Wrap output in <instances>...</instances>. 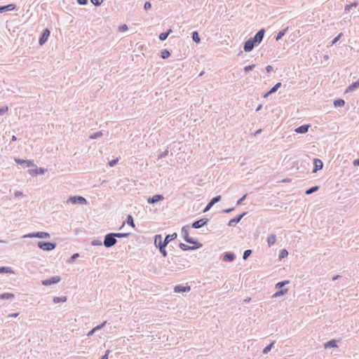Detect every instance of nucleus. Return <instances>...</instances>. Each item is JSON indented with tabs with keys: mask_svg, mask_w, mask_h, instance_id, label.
<instances>
[{
	"mask_svg": "<svg viewBox=\"0 0 359 359\" xmlns=\"http://www.w3.org/2000/svg\"><path fill=\"white\" fill-rule=\"evenodd\" d=\"M177 235L176 233H174L172 234H169V235L166 236L164 241H163L161 235H160V234L156 235L155 238H154V245H165L166 247V245L168 244V243L170 241L174 240L175 238H177Z\"/></svg>",
	"mask_w": 359,
	"mask_h": 359,
	"instance_id": "f257e3e1",
	"label": "nucleus"
},
{
	"mask_svg": "<svg viewBox=\"0 0 359 359\" xmlns=\"http://www.w3.org/2000/svg\"><path fill=\"white\" fill-rule=\"evenodd\" d=\"M67 203H70L72 205H86L88 202L86 199L81 196H69L67 200Z\"/></svg>",
	"mask_w": 359,
	"mask_h": 359,
	"instance_id": "f03ea898",
	"label": "nucleus"
},
{
	"mask_svg": "<svg viewBox=\"0 0 359 359\" xmlns=\"http://www.w3.org/2000/svg\"><path fill=\"white\" fill-rule=\"evenodd\" d=\"M22 238H38L48 239L50 238V235L48 232L39 231V232H34V233L25 234L22 236Z\"/></svg>",
	"mask_w": 359,
	"mask_h": 359,
	"instance_id": "7ed1b4c3",
	"label": "nucleus"
},
{
	"mask_svg": "<svg viewBox=\"0 0 359 359\" xmlns=\"http://www.w3.org/2000/svg\"><path fill=\"white\" fill-rule=\"evenodd\" d=\"M117 243L114 233H109L104 237L103 244L106 248H111Z\"/></svg>",
	"mask_w": 359,
	"mask_h": 359,
	"instance_id": "20e7f679",
	"label": "nucleus"
},
{
	"mask_svg": "<svg viewBox=\"0 0 359 359\" xmlns=\"http://www.w3.org/2000/svg\"><path fill=\"white\" fill-rule=\"evenodd\" d=\"M38 247L44 251H51L55 249L56 243L50 242L39 241L37 243Z\"/></svg>",
	"mask_w": 359,
	"mask_h": 359,
	"instance_id": "39448f33",
	"label": "nucleus"
},
{
	"mask_svg": "<svg viewBox=\"0 0 359 359\" xmlns=\"http://www.w3.org/2000/svg\"><path fill=\"white\" fill-rule=\"evenodd\" d=\"M61 280V278L60 276H53L50 278V279L43 280L41 281V284L43 285L47 286L53 284H56L59 283Z\"/></svg>",
	"mask_w": 359,
	"mask_h": 359,
	"instance_id": "423d86ee",
	"label": "nucleus"
},
{
	"mask_svg": "<svg viewBox=\"0 0 359 359\" xmlns=\"http://www.w3.org/2000/svg\"><path fill=\"white\" fill-rule=\"evenodd\" d=\"M189 229V226H184L182 227V232L184 233V240L186 242L189 243H191V244H196V242L191 238L189 237V232H188V230Z\"/></svg>",
	"mask_w": 359,
	"mask_h": 359,
	"instance_id": "0eeeda50",
	"label": "nucleus"
},
{
	"mask_svg": "<svg viewBox=\"0 0 359 359\" xmlns=\"http://www.w3.org/2000/svg\"><path fill=\"white\" fill-rule=\"evenodd\" d=\"M264 29H262L255 34L253 38H251L256 43V45H258L262 42L264 38Z\"/></svg>",
	"mask_w": 359,
	"mask_h": 359,
	"instance_id": "6e6552de",
	"label": "nucleus"
},
{
	"mask_svg": "<svg viewBox=\"0 0 359 359\" xmlns=\"http://www.w3.org/2000/svg\"><path fill=\"white\" fill-rule=\"evenodd\" d=\"M14 161L19 164L24 165L26 167H34L36 165L34 164L32 160H22L19 158H15Z\"/></svg>",
	"mask_w": 359,
	"mask_h": 359,
	"instance_id": "1a4fd4ad",
	"label": "nucleus"
},
{
	"mask_svg": "<svg viewBox=\"0 0 359 359\" xmlns=\"http://www.w3.org/2000/svg\"><path fill=\"white\" fill-rule=\"evenodd\" d=\"M255 46H257L256 43L254 42V41L250 38L244 44V50L245 52H250L251 51Z\"/></svg>",
	"mask_w": 359,
	"mask_h": 359,
	"instance_id": "9d476101",
	"label": "nucleus"
},
{
	"mask_svg": "<svg viewBox=\"0 0 359 359\" xmlns=\"http://www.w3.org/2000/svg\"><path fill=\"white\" fill-rule=\"evenodd\" d=\"M49 36H50L49 29H44L41 36L39 39V44L41 46L43 45L47 41Z\"/></svg>",
	"mask_w": 359,
	"mask_h": 359,
	"instance_id": "9b49d317",
	"label": "nucleus"
},
{
	"mask_svg": "<svg viewBox=\"0 0 359 359\" xmlns=\"http://www.w3.org/2000/svg\"><path fill=\"white\" fill-rule=\"evenodd\" d=\"M314 169L313 170V172L316 173L318 170H320L323 167V161L319 158H315L313 160Z\"/></svg>",
	"mask_w": 359,
	"mask_h": 359,
	"instance_id": "f8f14e48",
	"label": "nucleus"
},
{
	"mask_svg": "<svg viewBox=\"0 0 359 359\" xmlns=\"http://www.w3.org/2000/svg\"><path fill=\"white\" fill-rule=\"evenodd\" d=\"M247 214L246 212H244L243 213H242L241 215H238V217H235V218H233L229 220V224L228 225L229 226H235L237 223H238L241 219Z\"/></svg>",
	"mask_w": 359,
	"mask_h": 359,
	"instance_id": "ddd939ff",
	"label": "nucleus"
},
{
	"mask_svg": "<svg viewBox=\"0 0 359 359\" xmlns=\"http://www.w3.org/2000/svg\"><path fill=\"white\" fill-rule=\"evenodd\" d=\"M164 200V197L163 195L161 194H156L153 196L152 197H150L147 199V202L149 203H156L158 201Z\"/></svg>",
	"mask_w": 359,
	"mask_h": 359,
	"instance_id": "4468645a",
	"label": "nucleus"
},
{
	"mask_svg": "<svg viewBox=\"0 0 359 359\" xmlns=\"http://www.w3.org/2000/svg\"><path fill=\"white\" fill-rule=\"evenodd\" d=\"M208 219H199L198 221H196L194 222L193 224H192V227L194 228V229H199L202 226H203L205 224H206V223L208 222Z\"/></svg>",
	"mask_w": 359,
	"mask_h": 359,
	"instance_id": "2eb2a0df",
	"label": "nucleus"
},
{
	"mask_svg": "<svg viewBox=\"0 0 359 359\" xmlns=\"http://www.w3.org/2000/svg\"><path fill=\"white\" fill-rule=\"evenodd\" d=\"M47 171V170L46 168H36V169H32V170H28V172L30 175H43L44 173H46Z\"/></svg>",
	"mask_w": 359,
	"mask_h": 359,
	"instance_id": "dca6fc26",
	"label": "nucleus"
},
{
	"mask_svg": "<svg viewBox=\"0 0 359 359\" xmlns=\"http://www.w3.org/2000/svg\"><path fill=\"white\" fill-rule=\"evenodd\" d=\"M191 288L189 286H183L181 285H176L174 287V291L178 293L189 292Z\"/></svg>",
	"mask_w": 359,
	"mask_h": 359,
	"instance_id": "f3484780",
	"label": "nucleus"
},
{
	"mask_svg": "<svg viewBox=\"0 0 359 359\" xmlns=\"http://www.w3.org/2000/svg\"><path fill=\"white\" fill-rule=\"evenodd\" d=\"M310 125H302L294 129V132L299 134H305L308 132Z\"/></svg>",
	"mask_w": 359,
	"mask_h": 359,
	"instance_id": "a211bd4d",
	"label": "nucleus"
},
{
	"mask_svg": "<svg viewBox=\"0 0 359 359\" xmlns=\"http://www.w3.org/2000/svg\"><path fill=\"white\" fill-rule=\"evenodd\" d=\"M221 200V196H217L216 197H214L210 201V203L207 205V206L205 207V208L204 209V212H207L211 208L212 206L215 204L216 203L219 202V201Z\"/></svg>",
	"mask_w": 359,
	"mask_h": 359,
	"instance_id": "6ab92c4d",
	"label": "nucleus"
},
{
	"mask_svg": "<svg viewBox=\"0 0 359 359\" xmlns=\"http://www.w3.org/2000/svg\"><path fill=\"white\" fill-rule=\"evenodd\" d=\"M359 88V80L356 81L351 85H350L346 89V93H349Z\"/></svg>",
	"mask_w": 359,
	"mask_h": 359,
	"instance_id": "aec40b11",
	"label": "nucleus"
},
{
	"mask_svg": "<svg viewBox=\"0 0 359 359\" xmlns=\"http://www.w3.org/2000/svg\"><path fill=\"white\" fill-rule=\"evenodd\" d=\"M358 5L357 1H354L350 4H346L344 6V13H348L353 8H356Z\"/></svg>",
	"mask_w": 359,
	"mask_h": 359,
	"instance_id": "412c9836",
	"label": "nucleus"
},
{
	"mask_svg": "<svg viewBox=\"0 0 359 359\" xmlns=\"http://www.w3.org/2000/svg\"><path fill=\"white\" fill-rule=\"evenodd\" d=\"M201 246V245H199L198 246H189L187 244H184V243H180V248L182 250H196V249H198Z\"/></svg>",
	"mask_w": 359,
	"mask_h": 359,
	"instance_id": "4be33fe9",
	"label": "nucleus"
},
{
	"mask_svg": "<svg viewBox=\"0 0 359 359\" xmlns=\"http://www.w3.org/2000/svg\"><path fill=\"white\" fill-rule=\"evenodd\" d=\"M276 241V236L274 233L270 234L267 237V243L269 247H271Z\"/></svg>",
	"mask_w": 359,
	"mask_h": 359,
	"instance_id": "5701e85b",
	"label": "nucleus"
},
{
	"mask_svg": "<svg viewBox=\"0 0 359 359\" xmlns=\"http://www.w3.org/2000/svg\"><path fill=\"white\" fill-rule=\"evenodd\" d=\"M235 255L233 252H227L223 257V260L226 262H231L234 260Z\"/></svg>",
	"mask_w": 359,
	"mask_h": 359,
	"instance_id": "b1692460",
	"label": "nucleus"
},
{
	"mask_svg": "<svg viewBox=\"0 0 359 359\" xmlns=\"http://www.w3.org/2000/svg\"><path fill=\"white\" fill-rule=\"evenodd\" d=\"M337 341L334 339L330 340V341H327V342L324 344V348H337Z\"/></svg>",
	"mask_w": 359,
	"mask_h": 359,
	"instance_id": "393cba45",
	"label": "nucleus"
},
{
	"mask_svg": "<svg viewBox=\"0 0 359 359\" xmlns=\"http://www.w3.org/2000/svg\"><path fill=\"white\" fill-rule=\"evenodd\" d=\"M15 297V294L11 292H6L0 294L1 299H12Z\"/></svg>",
	"mask_w": 359,
	"mask_h": 359,
	"instance_id": "a878e982",
	"label": "nucleus"
},
{
	"mask_svg": "<svg viewBox=\"0 0 359 359\" xmlns=\"http://www.w3.org/2000/svg\"><path fill=\"white\" fill-rule=\"evenodd\" d=\"M287 291H288V290L287 288L281 289L280 290L277 291L276 292H275L273 294L272 297L273 298H277V297H279L280 296H283L285 294H286L287 292Z\"/></svg>",
	"mask_w": 359,
	"mask_h": 359,
	"instance_id": "bb28decb",
	"label": "nucleus"
},
{
	"mask_svg": "<svg viewBox=\"0 0 359 359\" xmlns=\"http://www.w3.org/2000/svg\"><path fill=\"white\" fill-rule=\"evenodd\" d=\"M14 273V271L9 266H1L0 267V273Z\"/></svg>",
	"mask_w": 359,
	"mask_h": 359,
	"instance_id": "cd10ccee",
	"label": "nucleus"
},
{
	"mask_svg": "<svg viewBox=\"0 0 359 359\" xmlns=\"http://www.w3.org/2000/svg\"><path fill=\"white\" fill-rule=\"evenodd\" d=\"M67 300V296H63V297H54L53 299V301L55 304H57L60 302H65Z\"/></svg>",
	"mask_w": 359,
	"mask_h": 359,
	"instance_id": "c85d7f7f",
	"label": "nucleus"
},
{
	"mask_svg": "<svg viewBox=\"0 0 359 359\" xmlns=\"http://www.w3.org/2000/svg\"><path fill=\"white\" fill-rule=\"evenodd\" d=\"M171 32H172V29H170L168 30L167 32L161 33L159 35L160 40H161V41L165 40Z\"/></svg>",
	"mask_w": 359,
	"mask_h": 359,
	"instance_id": "c756f323",
	"label": "nucleus"
},
{
	"mask_svg": "<svg viewBox=\"0 0 359 359\" xmlns=\"http://www.w3.org/2000/svg\"><path fill=\"white\" fill-rule=\"evenodd\" d=\"M156 245V247L159 248V250H160L161 253L162 254V255L164 257L167 256V252L165 250V245Z\"/></svg>",
	"mask_w": 359,
	"mask_h": 359,
	"instance_id": "7c9ffc66",
	"label": "nucleus"
},
{
	"mask_svg": "<svg viewBox=\"0 0 359 359\" xmlns=\"http://www.w3.org/2000/svg\"><path fill=\"white\" fill-rule=\"evenodd\" d=\"M344 104H345V102L342 99H338V100H336L334 101V105L336 107H343L344 105Z\"/></svg>",
	"mask_w": 359,
	"mask_h": 359,
	"instance_id": "2f4dec72",
	"label": "nucleus"
},
{
	"mask_svg": "<svg viewBox=\"0 0 359 359\" xmlns=\"http://www.w3.org/2000/svg\"><path fill=\"white\" fill-rule=\"evenodd\" d=\"M287 29V27H286L285 29L280 31L278 33V34L276 35V41L280 40L285 34V32H286Z\"/></svg>",
	"mask_w": 359,
	"mask_h": 359,
	"instance_id": "473e14b6",
	"label": "nucleus"
},
{
	"mask_svg": "<svg viewBox=\"0 0 359 359\" xmlns=\"http://www.w3.org/2000/svg\"><path fill=\"white\" fill-rule=\"evenodd\" d=\"M274 343L275 341H273L269 345L266 346L263 350V353L267 354L271 350Z\"/></svg>",
	"mask_w": 359,
	"mask_h": 359,
	"instance_id": "72a5a7b5",
	"label": "nucleus"
},
{
	"mask_svg": "<svg viewBox=\"0 0 359 359\" xmlns=\"http://www.w3.org/2000/svg\"><path fill=\"white\" fill-rule=\"evenodd\" d=\"M192 39L196 43H199L201 41L198 33L196 31L192 33Z\"/></svg>",
	"mask_w": 359,
	"mask_h": 359,
	"instance_id": "f704fd0d",
	"label": "nucleus"
},
{
	"mask_svg": "<svg viewBox=\"0 0 359 359\" xmlns=\"http://www.w3.org/2000/svg\"><path fill=\"white\" fill-rule=\"evenodd\" d=\"M280 86H281V83H280V82L277 83L273 88H271V90L269 91V93H276Z\"/></svg>",
	"mask_w": 359,
	"mask_h": 359,
	"instance_id": "c9c22d12",
	"label": "nucleus"
},
{
	"mask_svg": "<svg viewBox=\"0 0 359 359\" xmlns=\"http://www.w3.org/2000/svg\"><path fill=\"white\" fill-rule=\"evenodd\" d=\"M318 189H319V187L318 186L313 187L307 189L306 191L305 194L307 195L311 194L314 193L315 191H318Z\"/></svg>",
	"mask_w": 359,
	"mask_h": 359,
	"instance_id": "e433bc0d",
	"label": "nucleus"
},
{
	"mask_svg": "<svg viewBox=\"0 0 359 359\" xmlns=\"http://www.w3.org/2000/svg\"><path fill=\"white\" fill-rule=\"evenodd\" d=\"M288 255V252L286 249H283L278 255L280 259L286 257Z\"/></svg>",
	"mask_w": 359,
	"mask_h": 359,
	"instance_id": "4c0bfd02",
	"label": "nucleus"
},
{
	"mask_svg": "<svg viewBox=\"0 0 359 359\" xmlns=\"http://www.w3.org/2000/svg\"><path fill=\"white\" fill-rule=\"evenodd\" d=\"M170 55V52L166 49L162 50L161 53V57L163 59H166V58L169 57Z\"/></svg>",
	"mask_w": 359,
	"mask_h": 359,
	"instance_id": "58836bf2",
	"label": "nucleus"
},
{
	"mask_svg": "<svg viewBox=\"0 0 359 359\" xmlns=\"http://www.w3.org/2000/svg\"><path fill=\"white\" fill-rule=\"evenodd\" d=\"M115 238H124L128 237L130 235V233H114Z\"/></svg>",
	"mask_w": 359,
	"mask_h": 359,
	"instance_id": "ea45409f",
	"label": "nucleus"
},
{
	"mask_svg": "<svg viewBox=\"0 0 359 359\" xmlns=\"http://www.w3.org/2000/svg\"><path fill=\"white\" fill-rule=\"evenodd\" d=\"M127 223L128 225L131 226L132 227H135V223L133 221V218L130 215H129L127 217Z\"/></svg>",
	"mask_w": 359,
	"mask_h": 359,
	"instance_id": "a19ab883",
	"label": "nucleus"
},
{
	"mask_svg": "<svg viewBox=\"0 0 359 359\" xmlns=\"http://www.w3.org/2000/svg\"><path fill=\"white\" fill-rule=\"evenodd\" d=\"M102 135V133L101 131L95 133L90 135V138L92 140L97 139Z\"/></svg>",
	"mask_w": 359,
	"mask_h": 359,
	"instance_id": "79ce46f5",
	"label": "nucleus"
},
{
	"mask_svg": "<svg viewBox=\"0 0 359 359\" xmlns=\"http://www.w3.org/2000/svg\"><path fill=\"white\" fill-rule=\"evenodd\" d=\"M251 254H252L251 250H246L243 253V259L244 260H246Z\"/></svg>",
	"mask_w": 359,
	"mask_h": 359,
	"instance_id": "37998d69",
	"label": "nucleus"
},
{
	"mask_svg": "<svg viewBox=\"0 0 359 359\" xmlns=\"http://www.w3.org/2000/svg\"><path fill=\"white\" fill-rule=\"evenodd\" d=\"M168 153H169V151L168 149L161 152L158 156V160L166 157L168 155Z\"/></svg>",
	"mask_w": 359,
	"mask_h": 359,
	"instance_id": "c03bdc74",
	"label": "nucleus"
},
{
	"mask_svg": "<svg viewBox=\"0 0 359 359\" xmlns=\"http://www.w3.org/2000/svg\"><path fill=\"white\" fill-rule=\"evenodd\" d=\"M5 6V8H6V11H13V10H14L16 8L15 4H8L7 6Z\"/></svg>",
	"mask_w": 359,
	"mask_h": 359,
	"instance_id": "a18cd8bd",
	"label": "nucleus"
},
{
	"mask_svg": "<svg viewBox=\"0 0 359 359\" xmlns=\"http://www.w3.org/2000/svg\"><path fill=\"white\" fill-rule=\"evenodd\" d=\"M288 283H289V281H287V280L279 282L276 285V288H280V287H283L285 285H287Z\"/></svg>",
	"mask_w": 359,
	"mask_h": 359,
	"instance_id": "49530a36",
	"label": "nucleus"
},
{
	"mask_svg": "<svg viewBox=\"0 0 359 359\" xmlns=\"http://www.w3.org/2000/svg\"><path fill=\"white\" fill-rule=\"evenodd\" d=\"M91 245H94V246H97V245L100 246V245H102V241H101L100 240H99V239H95V240L92 241V242H91Z\"/></svg>",
	"mask_w": 359,
	"mask_h": 359,
	"instance_id": "de8ad7c7",
	"label": "nucleus"
},
{
	"mask_svg": "<svg viewBox=\"0 0 359 359\" xmlns=\"http://www.w3.org/2000/svg\"><path fill=\"white\" fill-rule=\"evenodd\" d=\"M107 323V321H104L102 324L95 326L93 329L96 332L97 330H101Z\"/></svg>",
	"mask_w": 359,
	"mask_h": 359,
	"instance_id": "09e8293b",
	"label": "nucleus"
},
{
	"mask_svg": "<svg viewBox=\"0 0 359 359\" xmlns=\"http://www.w3.org/2000/svg\"><path fill=\"white\" fill-rule=\"evenodd\" d=\"M8 110V106H4L0 108V115H4Z\"/></svg>",
	"mask_w": 359,
	"mask_h": 359,
	"instance_id": "8fccbe9b",
	"label": "nucleus"
},
{
	"mask_svg": "<svg viewBox=\"0 0 359 359\" xmlns=\"http://www.w3.org/2000/svg\"><path fill=\"white\" fill-rule=\"evenodd\" d=\"M255 67V65H248V66H246L244 67V71L245 72H248L249 71H251Z\"/></svg>",
	"mask_w": 359,
	"mask_h": 359,
	"instance_id": "3c124183",
	"label": "nucleus"
},
{
	"mask_svg": "<svg viewBox=\"0 0 359 359\" xmlns=\"http://www.w3.org/2000/svg\"><path fill=\"white\" fill-rule=\"evenodd\" d=\"M92 4H93L95 6H97L102 4L103 2V0H90Z\"/></svg>",
	"mask_w": 359,
	"mask_h": 359,
	"instance_id": "603ef678",
	"label": "nucleus"
},
{
	"mask_svg": "<svg viewBox=\"0 0 359 359\" xmlns=\"http://www.w3.org/2000/svg\"><path fill=\"white\" fill-rule=\"evenodd\" d=\"M128 26L126 25H122L119 26L118 29L120 32H126L128 30Z\"/></svg>",
	"mask_w": 359,
	"mask_h": 359,
	"instance_id": "864d4df0",
	"label": "nucleus"
},
{
	"mask_svg": "<svg viewBox=\"0 0 359 359\" xmlns=\"http://www.w3.org/2000/svg\"><path fill=\"white\" fill-rule=\"evenodd\" d=\"M118 161V158H116V159H114V160H111V161L109 162V165L110 167H113L114 166Z\"/></svg>",
	"mask_w": 359,
	"mask_h": 359,
	"instance_id": "5fc2aeb1",
	"label": "nucleus"
},
{
	"mask_svg": "<svg viewBox=\"0 0 359 359\" xmlns=\"http://www.w3.org/2000/svg\"><path fill=\"white\" fill-rule=\"evenodd\" d=\"M151 3L149 1H146L144 5V8L145 10H149V9L151 8Z\"/></svg>",
	"mask_w": 359,
	"mask_h": 359,
	"instance_id": "6e6d98bb",
	"label": "nucleus"
},
{
	"mask_svg": "<svg viewBox=\"0 0 359 359\" xmlns=\"http://www.w3.org/2000/svg\"><path fill=\"white\" fill-rule=\"evenodd\" d=\"M14 195H15V197H20V196L22 197L24 196L23 193L22 191H15Z\"/></svg>",
	"mask_w": 359,
	"mask_h": 359,
	"instance_id": "4d7b16f0",
	"label": "nucleus"
},
{
	"mask_svg": "<svg viewBox=\"0 0 359 359\" xmlns=\"http://www.w3.org/2000/svg\"><path fill=\"white\" fill-rule=\"evenodd\" d=\"M79 257V253H75L74 254L72 257H71V259H70V262H73L74 261L76 258H78Z\"/></svg>",
	"mask_w": 359,
	"mask_h": 359,
	"instance_id": "13d9d810",
	"label": "nucleus"
},
{
	"mask_svg": "<svg viewBox=\"0 0 359 359\" xmlns=\"http://www.w3.org/2000/svg\"><path fill=\"white\" fill-rule=\"evenodd\" d=\"M342 35L341 33H340L337 36H336L332 41V44H334L337 42V41L339 39V38L341 37V36Z\"/></svg>",
	"mask_w": 359,
	"mask_h": 359,
	"instance_id": "bf43d9fd",
	"label": "nucleus"
},
{
	"mask_svg": "<svg viewBox=\"0 0 359 359\" xmlns=\"http://www.w3.org/2000/svg\"><path fill=\"white\" fill-rule=\"evenodd\" d=\"M109 353H110L109 350L106 351L105 354L102 357L101 359H108Z\"/></svg>",
	"mask_w": 359,
	"mask_h": 359,
	"instance_id": "052dcab7",
	"label": "nucleus"
},
{
	"mask_svg": "<svg viewBox=\"0 0 359 359\" xmlns=\"http://www.w3.org/2000/svg\"><path fill=\"white\" fill-rule=\"evenodd\" d=\"M245 197H246V194L244 195L243 197H241L239 200H238L237 205H241L243 203V201L245 200Z\"/></svg>",
	"mask_w": 359,
	"mask_h": 359,
	"instance_id": "680f3d73",
	"label": "nucleus"
},
{
	"mask_svg": "<svg viewBox=\"0 0 359 359\" xmlns=\"http://www.w3.org/2000/svg\"><path fill=\"white\" fill-rule=\"evenodd\" d=\"M77 2L81 5H86L88 4V0H77Z\"/></svg>",
	"mask_w": 359,
	"mask_h": 359,
	"instance_id": "e2e57ef3",
	"label": "nucleus"
},
{
	"mask_svg": "<svg viewBox=\"0 0 359 359\" xmlns=\"http://www.w3.org/2000/svg\"><path fill=\"white\" fill-rule=\"evenodd\" d=\"M95 332V331L94 330V329L93 328L90 331H89L87 334V336L88 337L93 336L94 334V333Z\"/></svg>",
	"mask_w": 359,
	"mask_h": 359,
	"instance_id": "0e129e2a",
	"label": "nucleus"
},
{
	"mask_svg": "<svg viewBox=\"0 0 359 359\" xmlns=\"http://www.w3.org/2000/svg\"><path fill=\"white\" fill-rule=\"evenodd\" d=\"M233 210H234V208H231L223 210V212L229 213V212H231V211H233Z\"/></svg>",
	"mask_w": 359,
	"mask_h": 359,
	"instance_id": "69168bd1",
	"label": "nucleus"
},
{
	"mask_svg": "<svg viewBox=\"0 0 359 359\" xmlns=\"http://www.w3.org/2000/svg\"><path fill=\"white\" fill-rule=\"evenodd\" d=\"M266 70L268 72H271L272 70H273V67L271 66V65H268L266 66Z\"/></svg>",
	"mask_w": 359,
	"mask_h": 359,
	"instance_id": "338daca9",
	"label": "nucleus"
},
{
	"mask_svg": "<svg viewBox=\"0 0 359 359\" xmlns=\"http://www.w3.org/2000/svg\"><path fill=\"white\" fill-rule=\"evenodd\" d=\"M353 164L354 165H359V159H355L353 161Z\"/></svg>",
	"mask_w": 359,
	"mask_h": 359,
	"instance_id": "774afa93",
	"label": "nucleus"
}]
</instances>
